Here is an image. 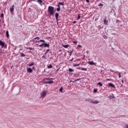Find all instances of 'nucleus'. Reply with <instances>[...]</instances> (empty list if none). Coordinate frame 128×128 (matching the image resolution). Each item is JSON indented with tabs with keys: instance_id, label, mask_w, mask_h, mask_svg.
<instances>
[{
	"instance_id": "nucleus-53",
	"label": "nucleus",
	"mask_w": 128,
	"mask_h": 128,
	"mask_svg": "<svg viewBox=\"0 0 128 128\" xmlns=\"http://www.w3.org/2000/svg\"><path fill=\"white\" fill-rule=\"evenodd\" d=\"M122 84H124V80H122Z\"/></svg>"
},
{
	"instance_id": "nucleus-50",
	"label": "nucleus",
	"mask_w": 128,
	"mask_h": 128,
	"mask_svg": "<svg viewBox=\"0 0 128 128\" xmlns=\"http://www.w3.org/2000/svg\"><path fill=\"white\" fill-rule=\"evenodd\" d=\"M80 67H79V68H77L78 70H80Z\"/></svg>"
},
{
	"instance_id": "nucleus-21",
	"label": "nucleus",
	"mask_w": 128,
	"mask_h": 128,
	"mask_svg": "<svg viewBox=\"0 0 128 128\" xmlns=\"http://www.w3.org/2000/svg\"><path fill=\"white\" fill-rule=\"evenodd\" d=\"M48 68H52V64H50L48 66Z\"/></svg>"
},
{
	"instance_id": "nucleus-12",
	"label": "nucleus",
	"mask_w": 128,
	"mask_h": 128,
	"mask_svg": "<svg viewBox=\"0 0 128 128\" xmlns=\"http://www.w3.org/2000/svg\"><path fill=\"white\" fill-rule=\"evenodd\" d=\"M100 102L96 100V101H92L91 104H98Z\"/></svg>"
},
{
	"instance_id": "nucleus-26",
	"label": "nucleus",
	"mask_w": 128,
	"mask_h": 128,
	"mask_svg": "<svg viewBox=\"0 0 128 128\" xmlns=\"http://www.w3.org/2000/svg\"><path fill=\"white\" fill-rule=\"evenodd\" d=\"M50 49H48V50H46V52L44 53L45 56H46V54H48V52H50Z\"/></svg>"
},
{
	"instance_id": "nucleus-1",
	"label": "nucleus",
	"mask_w": 128,
	"mask_h": 128,
	"mask_svg": "<svg viewBox=\"0 0 128 128\" xmlns=\"http://www.w3.org/2000/svg\"><path fill=\"white\" fill-rule=\"evenodd\" d=\"M48 12L50 16H54V12H56V10H54V6H49L48 7Z\"/></svg>"
},
{
	"instance_id": "nucleus-7",
	"label": "nucleus",
	"mask_w": 128,
	"mask_h": 128,
	"mask_svg": "<svg viewBox=\"0 0 128 128\" xmlns=\"http://www.w3.org/2000/svg\"><path fill=\"white\" fill-rule=\"evenodd\" d=\"M27 72H28L32 73V69L30 68H27Z\"/></svg>"
},
{
	"instance_id": "nucleus-46",
	"label": "nucleus",
	"mask_w": 128,
	"mask_h": 128,
	"mask_svg": "<svg viewBox=\"0 0 128 128\" xmlns=\"http://www.w3.org/2000/svg\"><path fill=\"white\" fill-rule=\"evenodd\" d=\"M70 60V62H72L74 60V58H72V60Z\"/></svg>"
},
{
	"instance_id": "nucleus-36",
	"label": "nucleus",
	"mask_w": 128,
	"mask_h": 128,
	"mask_svg": "<svg viewBox=\"0 0 128 128\" xmlns=\"http://www.w3.org/2000/svg\"><path fill=\"white\" fill-rule=\"evenodd\" d=\"M56 10H57V12H60V8H56Z\"/></svg>"
},
{
	"instance_id": "nucleus-44",
	"label": "nucleus",
	"mask_w": 128,
	"mask_h": 128,
	"mask_svg": "<svg viewBox=\"0 0 128 128\" xmlns=\"http://www.w3.org/2000/svg\"><path fill=\"white\" fill-rule=\"evenodd\" d=\"M78 48H82V46L81 45H80V44H79V45H78Z\"/></svg>"
},
{
	"instance_id": "nucleus-37",
	"label": "nucleus",
	"mask_w": 128,
	"mask_h": 128,
	"mask_svg": "<svg viewBox=\"0 0 128 128\" xmlns=\"http://www.w3.org/2000/svg\"><path fill=\"white\" fill-rule=\"evenodd\" d=\"M78 80H80V78L75 80L73 82H78Z\"/></svg>"
},
{
	"instance_id": "nucleus-18",
	"label": "nucleus",
	"mask_w": 128,
	"mask_h": 128,
	"mask_svg": "<svg viewBox=\"0 0 128 128\" xmlns=\"http://www.w3.org/2000/svg\"><path fill=\"white\" fill-rule=\"evenodd\" d=\"M80 64H73V66L76 68V66H80Z\"/></svg>"
},
{
	"instance_id": "nucleus-16",
	"label": "nucleus",
	"mask_w": 128,
	"mask_h": 128,
	"mask_svg": "<svg viewBox=\"0 0 128 128\" xmlns=\"http://www.w3.org/2000/svg\"><path fill=\"white\" fill-rule=\"evenodd\" d=\"M68 71L70 72H74V70H72V68H70L68 69Z\"/></svg>"
},
{
	"instance_id": "nucleus-43",
	"label": "nucleus",
	"mask_w": 128,
	"mask_h": 128,
	"mask_svg": "<svg viewBox=\"0 0 128 128\" xmlns=\"http://www.w3.org/2000/svg\"><path fill=\"white\" fill-rule=\"evenodd\" d=\"M46 58V56H42V58Z\"/></svg>"
},
{
	"instance_id": "nucleus-4",
	"label": "nucleus",
	"mask_w": 128,
	"mask_h": 128,
	"mask_svg": "<svg viewBox=\"0 0 128 128\" xmlns=\"http://www.w3.org/2000/svg\"><path fill=\"white\" fill-rule=\"evenodd\" d=\"M41 96H42V98L46 96V91H44L40 94Z\"/></svg>"
},
{
	"instance_id": "nucleus-27",
	"label": "nucleus",
	"mask_w": 128,
	"mask_h": 128,
	"mask_svg": "<svg viewBox=\"0 0 128 128\" xmlns=\"http://www.w3.org/2000/svg\"><path fill=\"white\" fill-rule=\"evenodd\" d=\"M34 66V63H31L28 65V66Z\"/></svg>"
},
{
	"instance_id": "nucleus-30",
	"label": "nucleus",
	"mask_w": 128,
	"mask_h": 128,
	"mask_svg": "<svg viewBox=\"0 0 128 128\" xmlns=\"http://www.w3.org/2000/svg\"><path fill=\"white\" fill-rule=\"evenodd\" d=\"M62 90H63V88L62 87H61L59 90V92H62Z\"/></svg>"
},
{
	"instance_id": "nucleus-31",
	"label": "nucleus",
	"mask_w": 128,
	"mask_h": 128,
	"mask_svg": "<svg viewBox=\"0 0 128 128\" xmlns=\"http://www.w3.org/2000/svg\"><path fill=\"white\" fill-rule=\"evenodd\" d=\"M4 14L2 13L1 14L0 18H4Z\"/></svg>"
},
{
	"instance_id": "nucleus-47",
	"label": "nucleus",
	"mask_w": 128,
	"mask_h": 128,
	"mask_svg": "<svg viewBox=\"0 0 128 128\" xmlns=\"http://www.w3.org/2000/svg\"><path fill=\"white\" fill-rule=\"evenodd\" d=\"M86 2H90V0H86Z\"/></svg>"
},
{
	"instance_id": "nucleus-45",
	"label": "nucleus",
	"mask_w": 128,
	"mask_h": 128,
	"mask_svg": "<svg viewBox=\"0 0 128 128\" xmlns=\"http://www.w3.org/2000/svg\"><path fill=\"white\" fill-rule=\"evenodd\" d=\"M72 52H74V50L70 52V54H72Z\"/></svg>"
},
{
	"instance_id": "nucleus-41",
	"label": "nucleus",
	"mask_w": 128,
	"mask_h": 128,
	"mask_svg": "<svg viewBox=\"0 0 128 128\" xmlns=\"http://www.w3.org/2000/svg\"><path fill=\"white\" fill-rule=\"evenodd\" d=\"M125 128H128V124H125Z\"/></svg>"
},
{
	"instance_id": "nucleus-13",
	"label": "nucleus",
	"mask_w": 128,
	"mask_h": 128,
	"mask_svg": "<svg viewBox=\"0 0 128 128\" xmlns=\"http://www.w3.org/2000/svg\"><path fill=\"white\" fill-rule=\"evenodd\" d=\"M108 21L106 20V19H104V24H106V26H108Z\"/></svg>"
},
{
	"instance_id": "nucleus-22",
	"label": "nucleus",
	"mask_w": 128,
	"mask_h": 128,
	"mask_svg": "<svg viewBox=\"0 0 128 128\" xmlns=\"http://www.w3.org/2000/svg\"><path fill=\"white\" fill-rule=\"evenodd\" d=\"M80 70H87L88 69L86 68H81Z\"/></svg>"
},
{
	"instance_id": "nucleus-48",
	"label": "nucleus",
	"mask_w": 128,
	"mask_h": 128,
	"mask_svg": "<svg viewBox=\"0 0 128 128\" xmlns=\"http://www.w3.org/2000/svg\"><path fill=\"white\" fill-rule=\"evenodd\" d=\"M73 24H76V21H74V22H73Z\"/></svg>"
},
{
	"instance_id": "nucleus-34",
	"label": "nucleus",
	"mask_w": 128,
	"mask_h": 128,
	"mask_svg": "<svg viewBox=\"0 0 128 128\" xmlns=\"http://www.w3.org/2000/svg\"><path fill=\"white\" fill-rule=\"evenodd\" d=\"M104 6V4H102V3H100L99 4H98V6Z\"/></svg>"
},
{
	"instance_id": "nucleus-32",
	"label": "nucleus",
	"mask_w": 128,
	"mask_h": 128,
	"mask_svg": "<svg viewBox=\"0 0 128 128\" xmlns=\"http://www.w3.org/2000/svg\"><path fill=\"white\" fill-rule=\"evenodd\" d=\"M44 46V43L42 44H41L39 45V46H40V48H42V46Z\"/></svg>"
},
{
	"instance_id": "nucleus-42",
	"label": "nucleus",
	"mask_w": 128,
	"mask_h": 128,
	"mask_svg": "<svg viewBox=\"0 0 128 128\" xmlns=\"http://www.w3.org/2000/svg\"><path fill=\"white\" fill-rule=\"evenodd\" d=\"M58 8H60V5H59V4H58Z\"/></svg>"
},
{
	"instance_id": "nucleus-17",
	"label": "nucleus",
	"mask_w": 128,
	"mask_h": 128,
	"mask_svg": "<svg viewBox=\"0 0 128 128\" xmlns=\"http://www.w3.org/2000/svg\"><path fill=\"white\" fill-rule=\"evenodd\" d=\"M44 42V44H45V42H46V41H44V40H40L39 42L36 41V42Z\"/></svg>"
},
{
	"instance_id": "nucleus-56",
	"label": "nucleus",
	"mask_w": 128,
	"mask_h": 128,
	"mask_svg": "<svg viewBox=\"0 0 128 128\" xmlns=\"http://www.w3.org/2000/svg\"><path fill=\"white\" fill-rule=\"evenodd\" d=\"M48 80H50V78H48Z\"/></svg>"
},
{
	"instance_id": "nucleus-39",
	"label": "nucleus",
	"mask_w": 128,
	"mask_h": 128,
	"mask_svg": "<svg viewBox=\"0 0 128 128\" xmlns=\"http://www.w3.org/2000/svg\"><path fill=\"white\" fill-rule=\"evenodd\" d=\"M73 44H78V42H76V41H73Z\"/></svg>"
},
{
	"instance_id": "nucleus-28",
	"label": "nucleus",
	"mask_w": 128,
	"mask_h": 128,
	"mask_svg": "<svg viewBox=\"0 0 128 128\" xmlns=\"http://www.w3.org/2000/svg\"><path fill=\"white\" fill-rule=\"evenodd\" d=\"M80 18H81L80 15L78 14L77 20H80Z\"/></svg>"
},
{
	"instance_id": "nucleus-29",
	"label": "nucleus",
	"mask_w": 128,
	"mask_h": 128,
	"mask_svg": "<svg viewBox=\"0 0 128 128\" xmlns=\"http://www.w3.org/2000/svg\"><path fill=\"white\" fill-rule=\"evenodd\" d=\"M26 48L27 50H34V48H30V47Z\"/></svg>"
},
{
	"instance_id": "nucleus-55",
	"label": "nucleus",
	"mask_w": 128,
	"mask_h": 128,
	"mask_svg": "<svg viewBox=\"0 0 128 128\" xmlns=\"http://www.w3.org/2000/svg\"><path fill=\"white\" fill-rule=\"evenodd\" d=\"M70 82H72V80L70 81Z\"/></svg>"
},
{
	"instance_id": "nucleus-9",
	"label": "nucleus",
	"mask_w": 128,
	"mask_h": 128,
	"mask_svg": "<svg viewBox=\"0 0 128 128\" xmlns=\"http://www.w3.org/2000/svg\"><path fill=\"white\" fill-rule=\"evenodd\" d=\"M109 86H111V88H116V86L114 84H112V83H109Z\"/></svg>"
},
{
	"instance_id": "nucleus-15",
	"label": "nucleus",
	"mask_w": 128,
	"mask_h": 128,
	"mask_svg": "<svg viewBox=\"0 0 128 128\" xmlns=\"http://www.w3.org/2000/svg\"><path fill=\"white\" fill-rule=\"evenodd\" d=\"M37 2L39 3L42 6V0H38Z\"/></svg>"
},
{
	"instance_id": "nucleus-35",
	"label": "nucleus",
	"mask_w": 128,
	"mask_h": 128,
	"mask_svg": "<svg viewBox=\"0 0 128 128\" xmlns=\"http://www.w3.org/2000/svg\"><path fill=\"white\" fill-rule=\"evenodd\" d=\"M114 98V96H110V98L112 99Z\"/></svg>"
},
{
	"instance_id": "nucleus-33",
	"label": "nucleus",
	"mask_w": 128,
	"mask_h": 128,
	"mask_svg": "<svg viewBox=\"0 0 128 128\" xmlns=\"http://www.w3.org/2000/svg\"><path fill=\"white\" fill-rule=\"evenodd\" d=\"M98 92V89H96V88L94 89V92L96 93V92Z\"/></svg>"
},
{
	"instance_id": "nucleus-38",
	"label": "nucleus",
	"mask_w": 128,
	"mask_h": 128,
	"mask_svg": "<svg viewBox=\"0 0 128 128\" xmlns=\"http://www.w3.org/2000/svg\"><path fill=\"white\" fill-rule=\"evenodd\" d=\"M34 40H40V38L39 37H36V38H34Z\"/></svg>"
},
{
	"instance_id": "nucleus-10",
	"label": "nucleus",
	"mask_w": 128,
	"mask_h": 128,
	"mask_svg": "<svg viewBox=\"0 0 128 128\" xmlns=\"http://www.w3.org/2000/svg\"><path fill=\"white\" fill-rule=\"evenodd\" d=\"M88 64H90V66H92V64H96V63H94V61H90V62H88Z\"/></svg>"
},
{
	"instance_id": "nucleus-19",
	"label": "nucleus",
	"mask_w": 128,
	"mask_h": 128,
	"mask_svg": "<svg viewBox=\"0 0 128 128\" xmlns=\"http://www.w3.org/2000/svg\"><path fill=\"white\" fill-rule=\"evenodd\" d=\"M6 36H7V38H8V36H10V34H8V30H7L6 32Z\"/></svg>"
},
{
	"instance_id": "nucleus-25",
	"label": "nucleus",
	"mask_w": 128,
	"mask_h": 128,
	"mask_svg": "<svg viewBox=\"0 0 128 128\" xmlns=\"http://www.w3.org/2000/svg\"><path fill=\"white\" fill-rule=\"evenodd\" d=\"M20 56H26V54H24V53H20Z\"/></svg>"
},
{
	"instance_id": "nucleus-40",
	"label": "nucleus",
	"mask_w": 128,
	"mask_h": 128,
	"mask_svg": "<svg viewBox=\"0 0 128 128\" xmlns=\"http://www.w3.org/2000/svg\"><path fill=\"white\" fill-rule=\"evenodd\" d=\"M118 74V78H122V76H120V73H119Z\"/></svg>"
},
{
	"instance_id": "nucleus-20",
	"label": "nucleus",
	"mask_w": 128,
	"mask_h": 128,
	"mask_svg": "<svg viewBox=\"0 0 128 128\" xmlns=\"http://www.w3.org/2000/svg\"><path fill=\"white\" fill-rule=\"evenodd\" d=\"M69 45L67 44V45H62V46L64 48H68Z\"/></svg>"
},
{
	"instance_id": "nucleus-11",
	"label": "nucleus",
	"mask_w": 128,
	"mask_h": 128,
	"mask_svg": "<svg viewBox=\"0 0 128 128\" xmlns=\"http://www.w3.org/2000/svg\"><path fill=\"white\" fill-rule=\"evenodd\" d=\"M86 102H90L92 104V100L90 98H87L85 99Z\"/></svg>"
},
{
	"instance_id": "nucleus-5",
	"label": "nucleus",
	"mask_w": 128,
	"mask_h": 128,
	"mask_svg": "<svg viewBox=\"0 0 128 128\" xmlns=\"http://www.w3.org/2000/svg\"><path fill=\"white\" fill-rule=\"evenodd\" d=\"M58 16L59 14L58 12L55 14V18H56L57 24H58Z\"/></svg>"
},
{
	"instance_id": "nucleus-49",
	"label": "nucleus",
	"mask_w": 128,
	"mask_h": 128,
	"mask_svg": "<svg viewBox=\"0 0 128 128\" xmlns=\"http://www.w3.org/2000/svg\"><path fill=\"white\" fill-rule=\"evenodd\" d=\"M112 34H113V36H116V33H114V34L112 33Z\"/></svg>"
},
{
	"instance_id": "nucleus-54",
	"label": "nucleus",
	"mask_w": 128,
	"mask_h": 128,
	"mask_svg": "<svg viewBox=\"0 0 128 128\" xmlns=\"http://www.w3.org/2000/svg\"><path fill=\"white\" fill-rule=\"evenodd\" d=\"M104 38H106V36H105V37H104Z\"/></svg>"
},
{
	"instance_id": "nucleus-23",
	"label": "nucleus",
	"mask_w": 128,
	"mask_h": 128,
	"mask_svg": "<svg viewBox=\"0 0 128 128\" xmlns=\"http://www.w3.org/2000/svg\"><path fill=\"white\" fill-rule=\"evenodd\" d=\"M58 4L60 6H64V2H59Z\"/></svg>"
},
{
	"instance_id": "nucleus-6",
	"label": "nucleus",
	"mask_w": 128,
	"mask_h": 128,
	"mask_svg": "<svg viewBox=\"0 0 128 128\" xmlns=\"http://www.w3.org/2000/svg\"><path fill=\"white\" fill-rule=\"evenodd\" d=\"M14 5H12V8H10V12L11 14L14 12Z\"/></svg>"
},
{
	"instance_id": "nucleus-3",
	"label": "nucleus",
	"mask_w": 128,
	"mask_h": 128,
	"mask_svg": "<svg viewBox=\"0 0 128 128\" xmlns=\"http://www.w3.org/2000/svg\"><path fill=\"white\" fill-rule=\"evenodd\" d=\"M43 84H54V81L50 80V81H47V82H43Z\"/></svg>"
},
{
	"instance_id": "nucleus-51",
	"label": "nucleus",
	"mask_w": 128,
	"mask_h": 128,
	"mask_svg": "<svg viewBox=\"0 0 128 128\" xmlns=\"http://www.w3.org/2000/svg\"><path fill=\"white\" fill-rule=\"evenodd\" d=\"M69 56H72V53H70V54H69Z\"/></svg>"
},
{
	"instance_id": "nucleus-8",
	"label": "nucleus",
	"mask_w": 128,
	"mask_h": 128,
	"mask_svg": "<svg viewBox=\"0 0 128 128\" xmlns=\"http://www.w3.org/2000/svg\"><path fill=\"white\" fill-rule=\"evenodd\" d=\"M44 48H50V43H44Z\"/></svg>"
},
{
	"instance_id": "nucleus-2",
	"label": "nucleus",
	"mask_w": 128,
	"mask_h": 128,
	"mask_svg": "<svg viewBox=\"0 0 128 128\" xmlns=\"http://www.w3.org/2000/svg\"><path fill=\"white\" fill-rule=\"evenodd\" d=\"M0 46H1L2 48H6V42L0 40Z\"/></svg>"
},
{
	"instance_id": "nucleus-14",
	"label": "nucleus",
	"mask_w": 128,
	"mask_h": 128,
	"mask_svg": "<svg viewBox=\"0 0 128 128\" xmlns=\"http://www.w3.org/2000/svg\"><path fill=\"white\" fill-rule=\"evenodd\" d=\"M78 76H80V74H76L74 75V78H78Z\"/></svg>"
},
{
	"instance_id": "nucleus-24",
	"label": "nucleus",
	"mask_w": 128,
	"mask_h": 128,
	"mask_svg": "<svg viewBox=\"0 0 128 128\" xmlns=\"http://www.w3.org/2000/svg\"><path fill=\"white\" fill-rule=\"evenodd\" d=\"M98 86H102V82H98Z\"/></svg>"
},
{
	"instance_id": "nucleus-52",
	"label": "nucleus",
	"mask_w": 128,
	"mask_h": 128,
	"mask_svg": "<svg viewBox=\"0 0 128 128\" xmlns=\"http://www.w3.org/2000/svg\"><path fill=\"white\" fill-rule=\"evenodd\" d=\"M106 80H110V79H106Z\"/></svg>"
}]
</instances>
